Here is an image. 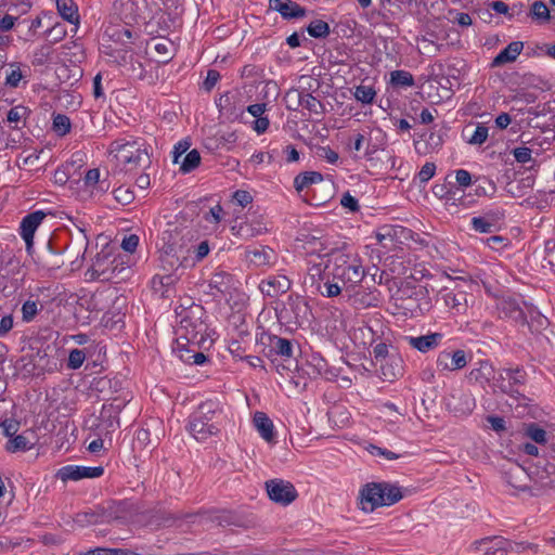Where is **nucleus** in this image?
I'll return each instance as SVG.
<instances>
[{
    "mask_svg": "<svg viewBox=\"0 0 555 555\" xmlns=\"http://www.w3.org/2000/svg\"><path fill=\"white\" fill-rule=\"evenodd\" d=\"M525 434L530 439H532L535 443L544 444L547 441L546 440V431L535 423H530V424L526 425Z\"/></svg>",
    "mask_w": 555,
    "mask_h": 555,
    "instance_id": "49",
    "label": "nucleus"
},
{
    "mask_svg": "<svg viewBox=\"0 0 555 555\" xmlns=\"http://www.w3.org/2000/svg\"><path fill=\"white\" fill-rule=\"evenodd\" d=\"M328 255H318L314 259L308 261V275L310 280V286L313 288L319 281L322 282L326 278H332L331 274V262L328 261Z\"/></svg>",
    "mask_w": 555,
    "mask_h": 555,
    "instance_id": "17",
    "label": "nucleus"
},
{
    "mask_svg": "<svg viewBox=\"0 0 555 555\" xmlns=\"http://www.w3.org/2000/svg\"><path fill=\"white\" fill-rule=\"evenodd\" d=\"M350 301L356 309H365L369 307H376L378 299L371 293L357 292L350 296Z\"/></svg>",
    "mask_w": 555,
    "mask_h": 555,
    "instance_id": "39",
    "label": "nucleus"
},
{
    "mask_svg": "<svg viewBox=\"0 0 555 555\" xmlns=\"http://www.w3.org/2000/svg\"><path fill=\"white\" fill-rule=\"evenodd\" d=\"M409 345L420 352L426 353L436 349L443 339L442 333H430L418 337H408Z\"/></svg>",
    "mask_w": 555,
    "mask_h": 555,
    "instance_id": "24",
    "label": "nucleus"
},
{
    "mask_svg": "<svg viewBox=\"0 0 555 555\" xmlns=\"http://www.w3.org/2000/svg\"><path fill=\"white\" fill-rule=\"evenodd\" d=\"M489 129L485 124H477L473 134L467 139L470 145H481L488 139Z\"/></svg>",
    "mask_w": 555,
    "mask_h": 555,
    "instance_id": "54",
    "label": "nucleus"
},
{
    "mask_svg": "<svg viewBox=\"0 0 555 555\" xmlns=\"http://www.w3.org/2000/svg\"><path fill=\"white\" fill-rule=\"evenodd\" d=\"M59 14L68 23H79L78 7L74 0H55Z\"/></svg>",
    "mask_w": 555,
    "mask_h": 555,
    "instance_id": "35",
    "label": "nucleus"
},
{
    "mask_svg": "<svg viewBox=\"0 0 555 555\" xmlns=\"http://www.w3.org/2000/svg\"><path fill=\"white\" fill-rule=\"evenodd\" d=\"M3 435L9 439L16 436V433L20 429V422L14 418H5L1 424Z\"/></svg>",
    "mask_w": 555,
    "mask_h": 555,
    "instance_id": "62",
    "label": "nucleus"
},
{
    "mask_svg": "<svg viewBox=\"0 0 555 555\" xmlns=\"http://www.w3.org/2000/svg\"><path fill=\"white\" fill-rule=\"evenodd\" d=\"M199 164H201L199 152L194 149V150L190 151L184 156V158L181 163L180 170L183 173H188V172H191L192 170H194L195 168H197L199 166Z\"/></svg>",
    "mask_w": 555,
    "mask_h": 555,
    "instance_id": "47",
    "label": "nucleus"
},
{
    "mask_svg": "<svg viewBox=\"0 0 555 555\" xmlns=\"http://www.w3.org/2000/svg\"><path fill=\"white\" fill-rule=\"evenodd\" d=\"M182 351L183 349H180V346L176 345V347H173V352H176L179 359L184 363L201 365L207 361V357L203 352L195 350L188 351V357H184Z\"/></svg>",
    "mask_w": 555,
    "mask_h": 555,
    "instance_id": "44",
    "label": "nucleus"
},
{
    "mask_svg": "<svg viewBox=\"0 0 555 555\" xmlns=\"http://www.w3.org/2000/svg\"><path fill=\"white\" fill-rule=\"evenodd\" d=\"M286 99H293L295 101V106L287 105L288 109L296 111L299 106L307 108L309 112L314 114H323L324 105L321 101H319L311 93L307 92L305 89H291L286 93Z\"/></svg>",
    "mask_w": 555,
    "mask_h": 555,
    "instance_id": "16",
    "label": "nucleus"
},
{
    "mask_svg": "<svg viewBox=\"0 0 555 555\" xmlns=\"http://www.w3.org/2000/svg\"><path fill=\"white\" fill-rule=\"evenodd\" d=\"M104 474L102 466H80V465H66L56 472V478L66 482L68 480L77 481L83 478H98Z\"/></svg>",
    "mask_w": 555,
    "mask_h": 555,
    "instance_id": "13",
    "label": "nucleus"
},
{
    "mask_svg": "<svg viewBox=\"0 0 555 555\" xmlns=\"http://www.w3.org/2000/svg\"><path fill=\"white\" fill-rule=\"evenodd\" d=\"M318 293L325 297H335L341 293V286L338 285L337 280H333L332 278H326L324 281L320 282L313 287Z\"/></svg>",
    "mask_w": 555,
    "mask_h": 555,
    "instance_id": "38",
    "label": "nucleus"
},
{
    "mask_svg": "<svg viewBox=\"0 0 555 555\" xmlns=\"http://www.w3.org/2000/svg\"><path fill=\"white\" fill-rule=\"evenodd\" d=\"M468 377L480 385L489 384L494 378V367L488 361H480L478 366L469 372Z\"/></svg>",
    "mask_w": 555,
    "mask_h": 555,
    "instance_id": "30",
    "label": "nucleus"
},
{
    "mask_svg": "<svg viewBox=\"0 0 555 555\" xmlns=\"http://www.w3.org/2000/svg\"><path fill=\"white\" fill-rule=\"evenodd\" d=\"M307 31L309 36L315 39L326 38L330 33V25L322 20H314L307 26Z\"/></svg>",
    "mask_w": 555,
    "mask_h": 555,
    "instance_id": "42",
    "label": "nucleus"
},
{
    "mask_svg": "<svg viewBox=\"0 0 555 555\" xmlns=\"http://www.w3.org/2000/svg\"><path fill=\"white\" fill-rule=\"evenodd\" d=\"M249 261L257 267L271 266L276 260V254L268 246H260L247 251Z\"/></svg>",
    "mask_w": 555,
    "mask_h": 555,
    "instance_id": "27",
    "label": "nucleus"
},
{
    "mask_svg": "<svg viewBox=\"0 0 555 555\" xmlns=\"http://www.w3.org/2000/svg\"><path fill=\"white\" fill-rule=\"evenodd\" d=\"M532 18L541 22H547L551 18L547 7L542 1H535L530 11Z\"/></svg>",
    "mask_w": 555,
    "mask_h": 555,
    "instance_id": "57",
    "label": "nucleus"
},
{
    "mask_svg": "<svg viewBox=\"0 0 555 555\" xmlns=\"http://www.w3.org/2000/svg\"><path fill=\"white\" fill-rule=\"evenodd\" d=\"M29 436H33V434L23 433L21 435L14 436L7 441L4 447L5 450L10 453L26 452L31 450L35 446V442L30 439Z\"/></svg>",
    "mask_w": 555,
    "mask_h": 555,
    "instance_id": "33",
    "label": "nucleus"
},
{
    "mask_svg": "<svg viewBox=\"0 0 555 555\" xmlns=\"http://www.w3.org/2000/svg\"><path fill=\"white\" fill-rule=\"evenodd\" d=\"M38 313V304L34 300H26L22 306L23 321L30 322Z\"/></svg>",
    "mask_w": 555,
    "mask_h": 555,
    "instance_id": "63",
    "label": "nucleus"
},
{
    "mask_svg": "<svg viewBox=\"0 0 555 555\" xmlns=\"http://www.w3.org/2000/svg\"><path fill=\"white\" fill-rule=\"evenodd\" d=\"M489 7L499 14H504L508 20L515 17L516 14L520 13L521 5L517 9V5H513L512 9L503 1H493Z\"/></svg>",
    "mask_w": 555,
    "mask_h": 555,
    "instance_id": "52",
    "label": "nucleus"
},
{
    "mask_svg": "<svg viewBox=\"0 0 555 555\" xmlns=\"http://www.w3.org/2000/svg\"><path fill=\"white\" fill-rule=\"evenodd\" d=\"M122 5L127 16L129 15L132 21H137L139 17H142L146 2L145 0H127Z\"/></svg>",
    "mask_w": 555,
    "mask_h": 555,
    "instance_id": "41",
    "label": "nucleus"
},
{
    "mask_svg": "<svg viewBox=\"0 0 555 555\" xmlns=\"http://www.w3.org/2000/svg\"><path fill=\"white\" fill-rule=\"evenodd\" d=\"M266 490L269 499L282 506L289 505L298 496V492L292 482L279 478L266 481Z\"/></svg>",
    "mask_w": 555,
    "mask_h": 555,
    "instance_id": "10",
    "label": "nucleus"
},
{
    "mask_svg": "<svg viewBox=\"0 0 555 555\" xmlns=\"http://www.w3.org/2000/svg\"><path fill=\"white\" fill-rule=\"evenodd\" d=\"M391 353L392 352H390L389 346L387 344L378 343L373 348V357H374L375 365L380 364L382 362L387 360V358H389L391 356Z\"/></svg>",
    "mask_w": 555,
    "mask_h": 555,
    "instance_id": "60",
    "label": "nucleus"
},
{
    "mask_svg": "<svg viewBox=\"0 0 555 555\" xmlns=\"http://www.w3.org/2000/svg\"><path fill=\"white\" fill-rule=\"evenodd\" d=\"M271 10L279 12L284 20L302 18L307 10L292 0H269Z\"/></svg>",
    "mask_w": 555,
    "mask_h": 555,
    "instance_id": "21",
    "label": "nucleus"
},
{
    "mask_svg": "<svg viewBox=\"0 0 555 555\" xmlns=\"http://www.w3.org/2000/svg\"><path fill=\"white\" fill-rule=\"evenodd\" d=\"M380 483H382V490L384 492L383 493L384 494V499H383L384 506L393 505L403 498L401 488L398 487L397 485L386 482V481H383Z\"/></svg>",
    "mask_w": 555,
    "mask_h": 555,
    "instance_id": "37",
    "label": "nucleus"
},
{
    "mask_svg": "<svg viewBox=\"0 0 555 555\" xmlns=\"http://www.w3.org/2000/svg\"><path fill=\"white\" fill-rule=\"evenodd\" d=\"M525 307L527 309L528 320V323H526L525 326H528L531 333H539L541 330L547 326V319L542 315L532 305L525 304Z\"/></svg>",
    "mask_w": 555,
    "mask_h": 555,
    "instance_id": "34",
    "label": "nucleus"
},
{
    "mask_svg": "<svg viewBox=\"0 0 555 555\" xmlns=\"http://www.w3.org/2000/svg\"><path fill=\"white\" fill-rule=\"evenodd\" d=\"M496 309L501 319L511 320L521 326H525V324L528 323L526 307H522L515 298H502L498 302Z\"/></svg>",
    "mask_w": 555,
    "mask_h": 555,
    "instance_id": "11",
    "label": "nucleus"
},
{
    "mask_svg": "<svg viewBox=\"0 0 555 555\" xmlns=\"http://www.w3.org/2000/svg\"><path fill=\"white\" fill-rule=\"evenodd\" d=\"M310 308L306 299L298 295H289L278 318L287 324L301 325L308 321Z\"/></svg>",
    "mask_w": 555,
    "mask_h": 555,
    "instance_id": "8",
    "label": "nucleus"
},
{
    "mask_svg": "<svg viewBox=\"0 0 555 555\" xmlns=\"http://www.w3.org/2000/svg\"><path fill=\"white\" fill-rule=\"evenodd\" d=\"M403 360L398 352L392 351L391 356L387 358L379 365L380 373L384 380L392 382L403 373Z\"/></svg>",
    "mask_w": 555,
    "mask_h": 555,
    "instance_id": "23",
    "label": "nucleus"
},
{
    "mask_svg": "<svg viewBox=\"0 0 555 555\" xmlns=\"http://www.w3.org/2000/svg\"><path fill=\"white\" fill-rule=\"evenodd\" d=\"M481 217H483L487 221L491 222L498 230L500 228V223L505 218V210L502 208H493L485 211Z\"/></svg>",
    "mask_w": 555,
    "mask_h": 555,
    "instance_id": "59",
    "label": "nucleus"
},
{
    "mask_svg": "<svg viewBox=\"0 0 555 555\" xmlns=\"http://www.w3.org/2000/svg\"><path fill=\"white\" fill-rule=\"evenodd\" d=\"M448 406L456 413L467 414L473 411L475 400L469 393H465L461 389H457L451 393Z\"/></svg>",
    "mask_w": 555,
    "mask_h": 555,
    "instance_id": "25",
    "label": "nucleus"
},
{
    "mask_svg": "<svg viewBox=\"0 0 555 555\" xmlns=\"http://www.w3.org/2000/svg\"><path fill=\"white\" fill-rule=\"evenodd\" d=\"M475 552L482 551L486 555H507L513 551L512 541L502 537H487L476 540L470 545Z\"/></svg>",
    "mask_w": 555,
    "mask_h": 555,
    "instance_id": "12",
    "label": "nucleus"
},
{
    "mask_svg": "<svg viewBox=\"0 0 555 555\" xmlns=\"http://www.w3.org/2000/svg\"><path fill=\"white\" fill-rule=\"evenodd\" d=\"M292 281L282 274L269 276L259 284L260 292L268 297L274 298L291 289Z\"/></svg>",
    "mask_w": 555,
    "mask_h": 555,
    "instance_id": "19",
    "label": "nucleus"
},
{
    "mask_svg": "<svg viewBox=\"0 0 555 555\" xmlns=\"http://www.w3.org/2000/svg\"><path fill=\"white\" fill-rule=\"evenodd\" d=\"M28 114L29 109L26 106L16 105L8 112L7 119L11 124H18L21 120L25 119ZM15 128H18V126L15 125Z\"/></svg>",
    "mask_w": 555,
    "mask_h": 555,
    "instance_id": "58",
    "label": "nucleus"
},
{
    "mask_svg": "<svg viewBox=\"0 0 555 555\" xmlns=\"http://www.w3.org/2000/svg\"><path fill=\"white\" fill-rule=\"evenodd\" d=\"M505 482L518 491H530L531 487L529 481V466L527 468L520 465H514L504 472Z\"/></svg>",
    "mask_w": 555,
    "mask_h": 555,
    "instance_id": "22",
    "label": "nucleus"
},
{
    "mask_svg": "<svg viewBox=\"0 0 555 555\" xmlns=\"http://www.w3.org/2000/svg\"><path fill=\"white\" fill-rule=\"evenodd\" d=\"M492 387L494 391L499 389L501 392L507 393L519 402L527 400V398L518 389H514L509 384H507L508 378L506 377L503 370L499 372L498 376L494 374V378H492Z\"/></svg>",
    "mask_w": 555,
    "mask_h": 555,
    "instance_id": "32",
    "label": "nucleus"
},
{
    "mask_svg": "<svg viewBox=\"0 0 555 555\" xmlns=\"http://www.w3.org/2000/svg\"><path fill=\"white\" fill-rule=\"evenodd\" d=\"M529 481L531 495L555 489V465L544 459H539L529 465Z\"/></svg>",
    "mask_w": 555,
    "mask_h": 555,
    "instance_id": "6",
    "label": "nucleus"
},
{
    "mask_svg": "<svg viewBox=\"0 0 555 555\" xmlns=\"http://www.w3.org/2000/svg\"><path fill=\"white\" fill-rule=\"evenodd\" d=\"M46 214L42 210H36L22 219L20 234L26 243L27 251L30 253L34 243V234L37 228L44 219Z\"/></svg>",
    "mask_w": 555,
    "mask_h": 555,
    "instance_id": "18",
    "label": "nucleus"
},
{
    "mask_svg": "<svg viewBox=\"0 0 555 555\" xmlns=\"http://www.w3.org/2000/svg\"><path fill=\"white\" fill-rule=\"evenodd\" d=\"M120 262L116 258H112L109 254H96L92 260L91 267L87 270L86 275L90 280L111 281L115 276Z\"/></svg>",
    "mask_w": 555,
    "mask_h": 555,
    "instance_id": "9",
    "label": "nucleus"
},
{
    "mask_svg": "<svg viewBox=\"0 0 555 555\" xmlns=\"http://www.w3.org/2000/svg\"><path fill=\"white\" fill-rule=\"evenodd\" d=\"M232 275L223 270L216 271L209 282V294L215 295V291L220 294H224L231 286Z\"/></svg>",
    "mask_w": 555,
    "mask_h": 555,
    "instance_id": "31",
    "label": "nucleus"
},
{
    "mask_svg": "<svg viewBox=\"0 0 555 555\" xmlns=\"http://www.w3.org/2000/svg\"><path fill=\"white\" fill-rule=\"evenodd\" d=\"M328 261L331 262L332 279L340 281L344 286L353 287L365 276L364 268L360 259L356 257L332 251L328 255Z\"/></svg>",
    "mask_w": 555,
    "mask_h": 555,
    "instance_id": "4",
    "label": "nucleus"
},
{
    "mask_svg": "<svg viewBox=\"0 0 555 555\" xmlns=\"http://www.w3.org/2000/svg\"><path fill=\"white\" fill-rule=\"evenodd\" d=\"M179 325L177 327L176 345L192 344L199 347L207 337L208 326L204 320L206 311L202 305L191 302L190 305L181 304L176 308Z\"/></svg>",
    "mask_w": 555,
    "mask_h": 555,
    "instance_id": "1",
    "label": "nucleus"
},
{
    "mask_svg": "<svg viewBox=\"0 0 555 555\" xmlns=\"http://www.w3.org/2000/svg\"><path fill=\"white\" fill-rule=\"evenodd\" d=\"M109 153L114 154L117 163L124 166L126 172H131L138 168H146L151 164L146 146L135 140L117 139L111 143Z\"/></svg>",
    "mask_w": 555,
    "mask_h": 555,
    "instance_id": "3",
    "label": "nucleus"
},
{
    "mask_svg": "<svg viewBox=\"0 0 555 555\" xmlns=\"http://www.w3.org/2000/svg\"><path fill=\"white\" fill-rule=\"evenodd\" d=\"M25 74L21 69L20 63H11L10 72L7 73L5 85L11 88H17Z\"/></svg>",
    "mask_w": 555,
    "mask_h": 555,
    "instance_id": "48",
    "label": "nucleus"
},
{
    "mask_svg": "<svg viewBox=\"0 0 555 555\" xmlns=\"http://www.w3.org/2000/svg\"><path fill=\"white\" fill-rule=\"evenodd\" d=\"M222 408L216 400H206L190 414L186 430L198 442L218 436L222 424Z\"/></svg>",
    "mask_w": 555,
    "mask_h": 555,
    "instance_id": "2",
    "label": "nucleus"
},
{
    "mask_svg": "<svg viewBox=\"0 0 555 555\" xmlns=\"http://www.w3.org/2000/svg\"><path fill=\"white\" fill-rule=\"evenodd\" d=\"M380 482H369L360 490L361 509L364 512H373L379 506H384V494Z\"/></svg>",
    "mask_w": 555,
    "mask_h": 555,
    "instance_id": "14",
    "label": "nucleus"
},
{
    "mask_svg": "<svg viewBox=\"0 0 555 555\" xmlns=\"http://www.w3.org/2000/svg\"><path fill=\"white\" fill-rule=\"evenodd\" d=\"M323 180V176L318 171H305L297 175L294 179L295 189L300 192L305 188L311 184L320 183Z\"/></svg>",
    "mask_w": 555,
    "mask_h": 555,
    "instance_id": "36",
    "label": "nucleus"
},
{
    "mask_svg": "<svg viewBox=\"0 0 555 555\" xmlns=\"http://www.w3.org/2000/svg\"><path fill=\"white\" fill-rule=\"evenodd\" d=\"M524 43L521 41H513L508 43L493 60L492 67H499L506 63L514 62L521 53Z\"/></svg>",
    "mask_w": 555,
    "mask_h": 555,
    "instance_id": "28",
    "label": "nucleus"
},
{
    "mask_svg": "<svg viewBox=\"0 0 555 555\" xmlns=\"http://www.w3.org/2000/svg\"><path fill=\"white\" fill-rule=\"evenodd\" d=\"M87 358V353L83 349H73L69 351L68 359L66 362V366L68 370H78L82 366L85 360Z\"/></svg>",
    "mask_w": 555,
    "mask_h": 555,
    "instance_id": "50",
    "label": "nucleus"
},
{
    "mask_svg": "<svg viewBox=\"0 0 555 555\" xmlns=\"http://www.w3.org/2000/svg\"><path fill=\"white\" fill-rule=\"evenodd\" d=\"M133 511V504L127 500L113 502L109 505V514L115 518H125Z\"/></svg>",
    "mask_w": 555,
    "mask_h": 555,
    "instance_id": "46",
    "label": "nucleus"
},
{
    "mask_svg": "<svg viewBox=\"0 0 555 555\" xmlns=\"http://www.w3.org/2000/svg\"><path fill=\"white\" fill-rule=\"evenodd\" d=\"M53 130L57 135H65L70 131V119L64 114H57L53 118Z\"/></svg>",
    "mask_w": 555,
    "mask_h": 555,
    "instance_id": "53",
    "label": "nucleus"
},
{
    "mask_svg": "<svg viewBox=\"0 0 555 555\" xmlns=\"http://www.w3.org/2000/svg\"><path fill=\"white\" fill-rule=\"evenodd\" d=\"M506 377L508 378L507 384L511 385L514 389H517L516 386H521L526 383L527 373L522 367L515 369H503Z\"/></svg>",
    "mask_w": 555,
    "mask_h": 555,
    "instance_id": "43",
    "label": "nucleus"
},
{
    "mask_svg": "<svg viewBox=\"0 0 555 555\" xmlns=\"http://www.w3.org/2000/svg\"><path fill=\"white\" fill-rule=\"evenodd\" d=\"M436 363L440 370L456 371L466 366L467 358L465 351L462 349H457L453 352L441 351L437 357Z\"/></svg>",
    "mask_w": 555,
    "mask_h": 555,
    "instance_id": "20",
    "label": "nucleus"
},
{
    "mask_svg": "<svg viewBox=\"0 0 555 555\" xmlns=\"http://www.w3.org/2000/svg\"><path fill=\"white\" fill-rule=\"evenodd\" d=\"M254 425L267 442H272L275 439L273 423L264 412L258 411L254 414Z\"/></svg>",
    "mask_w": 555,
    "mask_h": 555,
    "instance_id": "29",
    "label": "nucleus"
},
{
    "mask_svg": "<svg viewBox=\"0 0 555 555\" xmlns=\"http://www.w3.org/2000/svg\"><path fill=\"white\" fill-rule=\"evenodd\" d=\"M115 201L120 205H129L134 199V193L131 189L119 186L113 191Z\"/></svg>",
    "mask_w": 555,
    "mask_h": 555,
    "instance_id": "56",
    "label": "nucleus"
},
{
    "mask_svg": "<svg viewBox=\"0 0 555 555\" xmlns=\"http://www.w3.org/2000/svg\"><path fill=\"white\" fill-rule=\"evenodd\" d=\"M51 55H52L51 46L43 44L34 52L31 64L34 66H42L50 61Z\"/></svg>",
    "mask_w": 555,
    "mask_h": 555,
    "instance_id": "51",
    "label": "nucleus"
},
{
    "mask_svg": "<svg viewBox=\"0 0 555 555\" xmlns=\"http://www.w3.org/2000/svg\"><path fill=\"white\" fill-rule=\"evenodd\" d=\"M85 555H140L128 550L120 548H95L88 551Z\"/></svg>",
    "mask_w": 555,
    "mask_h": 555,
    "instance_id": "64",
    "label": "nucleus"
},
{
    "mask_svg": "<svg viewBox=\"0 0 555 555\" xmlns=\"http://www.w3.org/2000/svg\"><path fill=\"white\" fill-rule=\"evenodd\" d=\"M44 35L47 38L51 39V42H59L65 37L66 30L64 25L56 23L55 25L49 26Z\"/></svg>",
    "mask_w": 555,
    "mask_h": 555,
    "instance_id": "61",
    "label": "nucleus"
},
{
    "mask_svg": "<svg viewBox=\"0 0 555 555\" xmlns=\"http://www.w3.org/2000/svg\"><path fill=\"white\" fill-rule=\"evenodd\" d=\"M125 405L126 402L118 399L103 404L95 425L98 436H108L119 428V414Z\"/></svg>",
    "mask_w": 555,
    "mask_h": 555,
    "instance_id": "7",
    "label": "nucleus"
},
{
    "mask_svg": "<svg viewBox=\"0 0 555 555\" xmlns=\"http://www.w3.org/2000/svg\"><path fill=\"white\" fill-rule=\"evenodd\" d=\"M444 305L452 310L454 314H464L468 308L467 294L465 292L446 291L442 294Z\"/></svg>",
    "mask_w": 555,
    "mask_h": 555,
    "instance_id": "26",
    "label": "nucleus"
},
{
    "mask_svg": "<svg viewBox=\"0 0 555 555\" xmlns=\"http://www.w3.org/2000/svg\"><path fill=\"white\" fill-rule=\"evenodd\" d=\"M390 82L395 87L408 88L413 87L415 81L410 72L397 69L390 73Z\"/></svg>",
    "mask_w": 555,
    "mask_h": 555,
    "instance_id": "40",
    "label": "nucleus"
},
{
    "mask_svg": "<svg viewBox=\"0 0 555 555\" xmlns=\"http://www.w3.org/2000/svg\"><path fill=\"white\" fill-rule=\"evenodd\" d=\"M353 95L362 104H371L376 96V91L373 86L360 85L356 87Z\"/></svg>",
    "mask_w": 555,
    "mask_h": 555,
    "instance_id": "45",
    "label": "nucleus"
},
{
    "mask_svg": "<svg viewBox=\"0 0 555 555\" xmlns=\"http://www.w3.org/2000/svg\"><path fill=\"white\" fill-rule=\"evenodd\" d=\"M260 344L268 349L267 357L280 356L284 359L293 357V345L287 338L263 333L260 337Z\"/></svg>",
    "mask_w": 555,
    "mask_h": 555,
    "instance_id": "15",
    "label": "nucleus"
},
{
    "mask_svg": "<svg viewBox=\"0 0 555 555\" xmlns=\"http://www.w3.org/2000/svg\"><path fill=\"white\" fill-rule=\"evenodd\" d=\"M472 229L479 233H493L498 231V229L491 224V222L487 221L483 217H473L470 220Z\"/></svg>",
    "mask_w": 555,
    "mask_h": 555,
    "instance_id": "55",
    "label": "nucleus"
},
{
    "mask_svg": "<svg viewBox=\"0 0 555 555\" xmlns=\"http://www.w3.org/2000/svg\"><path fill=\"white\" fill-rule=\"evenodd\" d=\"M395 298L397 301H401L400 307L409 309L413 313L417 312L424 314L431 308L427 288L424 286H415L410 282H401L395 294Z\"/></svg>",
    "mask_w": 555,
    "mask_h": 555,
    "instance_id": "5",
    "label": "nucleus"
}]
</instances>
